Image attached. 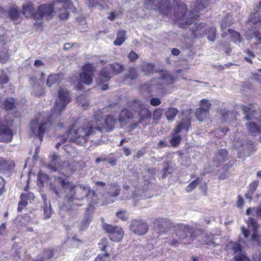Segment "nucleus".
<instances>
[{
	"mask_svg": "<svg viewBox=\"0 0 261 261\" xmlns=\"http://www.w3.org/2000/svg\"><path fill=\"white\" fill-rule=\"evenodd\" d=\"M77 101L79 103V105L81 106V107L83 109H86L89 105L88 101L83 96L78 97L77 98Z\"/></svg>",
	"mask_w": 261,
	"mask_h": 261,
	"instance_id": "58836bf2",
	"label": "nucleus"
},
{
	"mask_svg": "<svg viewBox=\"0 0 261 261\" xmlns=\"http://www.w3.org/2000/svg\"><path fill=\"white\" fill-rule=\"evenodd\" d=\"M6 229V225L5 223L2 224L0 226V234L3 235L5 234V232Z\"/></svg>",
	"mask_w": 261,
	"mask_h": 261,
	"instance_id": "69168bd1",
	"label": "nucleus"
},
{
	"mask_svg": "<svg viewBox=\"0 0 261 261\" xmlns=\"http://www.w3.org/2000/svg\"><path fill=\"white\" fill-rule=\"evenodd\" d=\"M145 5L147 9L158 10L163 15H167L170 11L167 0H145Z\"/></svg>",
	"mask_w": 261,
	"mask_h": 261,
	"instance_id": "20e7f679",
	"label": "nucleus"
},
{
	"mask_svg": "<svg viewBox=\"0 0 261 261\" xmlns=\"http://www.w3.org/2000/svg\"><path fill=\"white\" fill-rule=\"evenodd\" d=\"M258 186V181H254L250 185L249 187V190H248L249 193H248L246 195V197L247 198L251 199V195L255 191Z\"/></svg>",
	"mask_w": 261,
	"mask_h": 261,
	"instance_id": "473e14b6",
	"label": "nucleus"
},
{
	"mask_svg": "<svg viewBox=\"0 0 261 261\" xmlns=\"http://www.w3.org/2000/svg\"><path fill=\"white\" fill-rule=\"evenodd\" d=\"M120 192V187L116 184L109 186L108 194L112 197L117 196Z\"/></svg>",
	"mask_w": 261,
	"mask_h": 261,
	"instance_id": "c85d7f7f",
	"label": "nucleus"
},
{
	"mask_svg": "<svg viewBox=\"0 0 261 261\" xmlns=\"http://www.w3.org/2000/svg\"><path fill=\"white\" fill-rule=\"evenodd\" d=\"M200 179L197 178L194 181L191 182L186 188V191L188 192H192L199 184Z\"/></svg>",
	"mask_w": 261,
	"mask_h": 261,
	"instance_id": "e433bc0d",
	"label": "nucleus"
},
{
	"mask_svg": "<svg viewBox=\"0 0 261 261\" xmlns=\"http://www.w3.org/2000/svg\"><path fill=\"white\" fill-rule=\"evenodd\" d=\"M76 129H77V128H76V129H71V130H70L67 133V134H66V136H67V137H66V136H62V141H61V142H58V143L56 144V148H59V147L60 146V145H61V144H62V143H64L65 142H66L68 139H69L70 141H73V142H75V143H76L75 141H74L72 139H71L72 137H73V136H72V134H71V132H72V131H74V130H75Z\"/></svg>",
	"mask_w": 261,
	"mask_h": 261,
	"instance_id": "2f4dec72",
	"label": "nucleus"
},
{
	"mask_svg": "<svg viewBox=\"0 0 261 261\" xmlns=\"http://www.w3.org/2000/svg\"><path fill=\"white\" fill-rule=\"evenodd\" d=\"M132 117V113L128 110H122L119 114V121L121 124L125 123Z\"/></svg>",
	"mask_w": 261,
	"mask_h": 261,
	"instance_id": "412c9836",
	"label": "nucleus"
},
{
	"mask_svg": "<svg viewBox=\"0 0 261 261\" xmlns=\"http://www.w3.org/2000/svg\"><path fill=\"white\" fill-rule=\"evenodd\" d=\"M254 212L257 216L261 217V206L255 208Z\"/></svg>",
	"mask_w": 261,
	"mask_h": 261,
	"instance_id": "774afa93",
	"label": "nucleus"
},
{
	"mask_svg": "<svg viewBox=\"0 0 261 261\" xmlns=\"http://www.w3.org/2000/svg\"><path fill=\"white\" fill-rule=\"evenodd\" d=\"M197 240L200 241L201 244L210 245L214 244L212 239H210L206 234L204 233L198 236Z\"/></svg>",
	"mask_w": 261,
	"mask_h": 261,
	"instance_id": "cd10ccee",
	"label": "nucleus"
},
{
	"mask_svg": "<svg viewBox=\"0 0 261 261\" xmlns=\"http://www.w3.org/2000/svg\"><path fill=\"white\" fill-rule=\"evenodd\" d=\"M54 6L53 4L40 5L37 10V15L39 17H44L46 19L53 17Z\"/></svg>",
	"mask_w": 261,
	"mask_h": 261,
	"instance_id": "9b49d317",
	"label": "nucleus"
},
{
	"mask_svg": "<svg viewBox=\"0 0 261 261\" xmlns=\"http://www.w3.org/2000/svg\"><path fill=\"white\" fill-rule=\"evenodd\" d=\"M231 24V18L227 16L222 20L221 26L222 28H226Z\"/></svg>",
	"mask_w": 261,
	"mask_h": 261,
	"instance_id": "49530a36",
	"label": "nucleus"
},
{
	"mask_svg": "<svg viewBox=\"0 0 261 261\" xmlns=\"http://www.w3.org/2000/svg\"><path fill=\"white\" fill-rule=\"evenodd\" d=\"M148 229V225L142 220H133L130 224V230L137 235L145 234Z\"/></svg>",
	"mask_w": 261,
	"mask_h": 261,
	"instance_id": "6e6552de",
	"label": "nucleus"
},
{
	"mask_svg": "<svg viewBox=\"0 0 261 261\" xmlns=\"http://www.w3.org/2000/svg\"><path fill=\"white\" fill-rule=\"evenodd\" d=\"M94 68L91 64H87L83 66V71L80 75V82L87 85H90L92 82V76Z\"/></svg>",
	"mask_w": 261,
	"mask_h": 261,
	"instance_id": "1a4fd4ad",
	"label": "nucleus"
},
{
	"mask_svg": "<svg viewBox=\"0 0 261 261\" xmlns=\"http://www.w3.org/2000/svg\"><path fill=\"white\" fill-rule=\"evenodd\" d=\"M242 232L245 238L247 241H251L252 242H256L258 243H261V240H260V236L257 235L256 232H254L253 234L250 236V232L246 229L244 227L242 228Z\"/></svg>",
	"mask_w": 261,
	"mask_h": 261,
	"instance_id": "a211bd4d",
	"label": "nucleus"
},
{
	"mask_svg": "<svg viewBox=\"0 0 261 261\" xmlns=\"http://www.w3.org/2000/svg\"><path fill=\"white\" fill-rule=\"evenodd\" d=\"M34 195L32 193L22 194L20 196L21 201L18 203V211L21 212L22 210L28 204V200H33Z\"/></svg>",
	"mask_w": 261,
	"mask_h": 261,
	"instance_id": "dca6fc26",
	"label": "nucleus"
},
{
	"mask_svg": "<svg viewBox=\"0 0 261 261\" xmlns=\"http://www.w3.org/2000/svg\"><path fill=\"white\" fill-rule=\"evenodd\" d=\"M116 216L118 218L123 221L126 220L128 219V215L125 211H120L116 213Z\"/></svg>",
	"mask_w": 261,
	"mask_h": 261,
	"instance_id": "a18cd8bd",
	"label": "nucleus"
},
{
	"mask_svg": "<svg viewBox=\"0 0 261 261\" xmlns=\"http://www.w3.org/2000/svg\"><path fill=\"white\" fill-rule=\"evenodd\" d=\"M10 17L13 20H16L18 17V10L17 8L11 9L9 13Z\"/></svg>",
	"mask_w": 261,
	"mask_h": 261,
	"instance_id": "37998d69",
	"label": "nucleus"
},
{
	"mask_svg": "<svg viewBox=\"0 0 261 261\" xmlns=\"http://www.w3.org/2000/svg\"><path fill=\"white\" fill-rule=\"evenodd\" d=\"M117 115H109L105 120V125L100 123V120L95 118L94 121L87 122L71 132V139L79 145H83L89 140V137L94 134L96 130L101 132L104 129L110 131L114 128L117 123Z\"/></svg>",
	"mask_w": 261,
	"mask_h": 261,
	"instance_id": "f03ea898",
	"label": "nucleus"
},
{
	"mask_svg": "<svg viewBox=\"0 0 261 261\" xmlns=\"http://www.w3.org/2000/svg\"><path fill=\"white\" fill-rule=\"evenodd\" d=\"M128 57L130 61H133L138 58V55L135 52L132 51L129 54Z\"/></svg>",
	"mask_w": 261,
	"mask_h": 261,
	"instance_id": "052dcab7",
	"label": "nucleus"
},
{
	"mask_svg": "<svg viewBox=\"0 0 261 261\" xmlns=\"http://www.w3.org/2000/svg\"><path fill=\"white\" fill-rule=\"evenodd\" d=\"M89 224V220L88 219H85L82 222L80 229L81 230H84L85 228L88 227Z\"/></svg>",
	"mask_w": 261,
	"mask_h": 261,
	"instance_id": "13d9d810",
	"label": "nucleus"
},
{
	"mask_svg": "<svg viewBox=\"0 0 261 261\" xmlns=\"http://www.w3.org/2000/svg\"><path fill=\"white\" fill-rule=\"evenodd\" d=\"M4 107L6 110H12L15 106L14 99L9 98L4 101Z\"/></svg>",
	"mask_w": 261,
	"mask_h": 261,
	"instance_id": "f704fd0d",
	"label": "nucleus"
},
{
	"mask_svg": "<svg viewBox=\"0 0 261 261\" xmlns=\"http://www.w3.org/2000/svg\"><path fill=\"white\" fill-rule=\"evenodd\" d=\"M227 32H228V33H222V37L224 38L229 34H230L232 40H233V41L234 43H240L242 42V38L241 37L240 34L238 32H236V31L232 30V29H228Z\"/></svg>",
	"mask_w": 261,
	"mask_h": 261,
	"instance_id": "6ab92c4d",
	"label": "nucleus"
},
{
	"mask_svg": "<svg viewBox=\"0 0 261 261\" xmlns=\"http://www.w3.org/2000/svg\"><path fill=\"white\" fill-rule=\"evenodd\" d=\"M75 168L73 165V163L72 164H70L66 162L63 163V169L65 170V172L67 174L73 172L75 170Z\"/></svg>",
	"mask_w": 261,
	"mask_h": 261,
	"instance_id": "c9c22d12",
	"label": "nucleus"
},
{
	"mask_svg": "<svg viewBox=\"0 0 261 261\" xmlns=\"http://www.w3.org/2000/svg\"><path fill=\"white\" fill-rule=\"evenodd\" d=\"M179 12H176L175 17L178 23L182 26L185 27V25H190L192 23L194 18L191 17L189 18L187 17L186 12L187 11L186 5L182 3L178 7Z\"/></svg>",
	"mask_w": 261,
	"mask_h": 261,
	"instance_id": "0eeeda50",
	"label": "nucleus"
},
{
	"mask_svg": "<svg viewBox=\"0 0 261 261\" xmlns=\"http://www.w3.org/2000/svg\"><path fill=\"white\" fill-rule=\"evenodd\" d=\"M138 76V73L135 68H131L129 69L128 74L127 75V77L131 79L134 80Z\"/></svg>",
	"mask_w": 261,
	"mask_h": 261,
	"instance_id": "de8ad7c7",
	"label": "nucleus"
},
{
	"mask_svg": "<svg viewBox=\"0 0 261 261\" xmlns=\"http://www.w3.org/2000/svg\"><path fill=\"white\" fill-rule=\"evenodd\" d=\"M61 75L59 74H54L49 75L46 81V85L48 87H51L54 84L60 82Z\"/></svg>",
	"mask_w": 261,
	"mask_h": 261,
	"instance_id": "5701e85b",
	"label": "nucleus"
},
{
	"mask_svg": "<svg viewBox=\"0 0 261 261\" xmlns=\"http://www.w3.org/2000/svg\"><path fill=\"white\" fill-rule=\"evenodd\" d=\"M69 102L70 96L67 90L60 88L58 91V98L55 101L50 115L47 118V122L43 119L44 116L43 114H39L38 118L32 120L31 122L30 129L32 133L38 136L40 141H42L44 132L51 125L52 121L60 116Z\"/></svg>",
	"mask_w": 261,
	"mask_h": 261,
	"instance_id": "f257e3e1",
	"label": "nucleus"
},
{
	"mask_svg": "<svg viewBox=\"0 0 261 261\" xmlns=\"http://www.w3.org/2000/svg\"><path fill=\"white\" fill-rule=\"evenodd\" d=\"M228 158L227 151L225 149L219 150L214 158V161L216 163V166L221 163L225 162Z\"/></svg>",
	"mask_w": 261,
	"mask_h": 261,
	"instance_id": "f3484780",
	"label": "nucleus"
},
{
	"mask_svg": "<svg viewBox=\"0 0 261 261\" xmlns=\"http://www.w3.org/2000/svg\"><path fill=\"white\" fill-rule=\"evenodd\" d=\"M8 82V76L3 72H0V84L7 83Z\"/></svg>",
	"mask_w": 261,
	"mask_h": 261,
	"instance_id": "864d4df0",
	"label": "nucleus"
},
{
	"mask_svg": "<svg viewBox=\"0 0 261 261\" xmlns=\"http://www.w3.org/2000/svg\"><path fill=\"white\" fill-rule=\"evenodd\" d=\"M190 125V123L189 120H183L181 123L178 124L174 130L175 134H178L181 129L188 130L189 126Z\"/></svg>",
	"mask_w": 261,
	"mask_h": 261,
	"instance_id": "c756f323",
	"label": "nucleus"
},
{
	"mask_svg": "<svg viewBox=\"0 0 261 261\" xmlns=\"http://www.w3.org/2000/svg\"><path fill=\"white\" fill-rule=\"evenodd\" d=\"M35 9L31 4H27L23 7V14L26 17L34 16L37 18V14L34 15Z\"/></svg>",
	"mask_w": 261,
	"mask_h": 261,
	"instance_id": "aec40b11",
	"label": "nucleus"
},
{
	"mask_svg": "<svg viewBox=\"0 0 261 261\" xmlns=\"http://www.w3.org/2000/svg\"><path fill=\"white\" fill-rule=\"evenodd\" d=\"M100 246H101L100 247L101 250L104 251L107 247V240L106 239H103L101 240V242L99 244Z\"/></svg>",
	"mask_w": 261,
	"mask_h": 261,
	"instance_id": "bf43d9fd",
	"label": "nucleus"
},
{
	"mask_svg": "<svg viewBox=\"0 0 261 261\" xmlns=\"http://www.w3.org/2000/svg\"><path fill=\"white\" fill-rule=\"evenodd\" d=\"M229 246L232 248L234 251V258L236 261H250L249 258L242 253L240 244L231 242L229 244Z\"/></svg>",
	"mask_w": 261,
	"mask_h": 261,
	"instance_id": "f8f14e48",
	"label": "nucleus"
},
{
	"mask_svg": "<svg viewBox=\"0 0 261 261\" xmlns=\"http://www.w3.org/2000/svg\"><path fill=\"white\" fill-rule=\"evenodd\" d=\"M256 12L250 15L249 20L250 22L257 25V27H254V29L257 28V27L259 28L258 31L254 32L256 43L259 44L261 43V3L258 4Z\"/></svg>",
	"mask_w": 261,
	"mask_h": 261,
	"instance_id": "39448f33",
	"label": "nucleus"
},
{
	"mask_svg": "<svg viewBox=\"0 0 261 261\" xmlns=\"http://www.w3.org/2000/svg\"><path fill=\"white\" fill-rule=\"evenodd\" d=\"M15 166L14 162L12 160H7L0 158V172L12 170Z\"/></svg>",
	"mask_w": 261,
	"mask_h": 261,
	"instance_id": "4468645a",
	"label": "nucleus"
},
{
	"mask_svg": "<svg viewBox=\"0 0 261 261\" xmlns=\"http://www.w3.org/2000/svg\"><path fill=\"white\" fill-rule=\"evenodd\" d=\"M88 5L91 7L100 6L102 9L107 7V3H110V0H87Z\"/></svg>",
	"mask_w": 261,
	"mask_h": 261,
	"instance_id": "4be33fe9",
	"label": "nucleus"
},
{
	"mask_svg": "<svg viewBox=\"0 0 261 261\" xmlns=\"http://www.w3.org/2000/svg\"><path fill=\"white\" fill-rule=\"evenodd\" d=\"M5 181L4 179L0 176V195L2 194L3 190L4 188Z\"/></svg>",
	"mask_w": 261,
	"mask_h": 261,
	"instance_id": "680f3d73",
	"label": "nucleus"
},
{
	"mask_svg": "<svg viewBox=\"0 0 261 261\" xmlns=\"http://www.w3.org/2000/svg\"><path fill=\"white\" fill-rule=\"evenodd\" d=\"M103 228L108 233L109 238L114 242L120 241L124 237V231L118 226H114L109 224H105Z\"/></svg>",
	"mask_w": 261,
	"mask_h": 261,
	"instance_id": "423d86ee",
	"label": "nucleus"
},
{
	"mask_svg": "<svg viewBox=\"0 0 261 261\" xmlns=\"http://www.w3.org/2000/svg\"><path fill=\"white\" fill-rule=\"evenodd\" d=\"M163 80L166 81L168 83H172L173 82V79L170 74L167 71H165L162 73L161 79L151 81L149 84L150 90L153 91L160 89L162 85Z\"/></svg>",
	"mask_w": 261,
	"mask_h": 261,
	"instance_id": "9d476101",
	"label": "nucleus"
},
{
	"mask_svg": "<svg viewBox=\"0 0 261 261\" xmlns=\"http://www.w3.org/2000/svg\"><path fill=\"white\" fill-rule=\"evenodd\" d=\"M69 13L65 9H60L59 11V17L61 19H66L68 17Z\"/></svg>",
	"mask_w": 261,
	"mask_h": 261,
	"instance_id": "8fccbe9b",
	"label": "nucleus"
},
{
	"mask_svg": "<svg viewBox=\"0 0 261 261\" xmlns=\"http://www.w3.org/2000/svg\"><path fill=\"white\" fill-rule=\"evenodd\" d=\"M205 24L203 23H198L196 22L194 24V28L192 29V31L195 35H202L204 33V27Z\"/></svg>",
	"mask_w": 261,
	"mask_h": 261,
	"instance_id": "a878e982",
	"label": "nucleus"
},
{
	"mask_svg": "<svg viewBox=\"0 0 261 261\" xmlns=\"http://www.w3.org/2000/svg\"><path fill=\"white\" fill-rule=\"evenodd\" d=\"M244 205V201L241 196L238 197L237 201V206L238 207L242 208Z\"/></svg>",
	"mask_w": 261,
	"mask_h": 261,
	"instance_id": "e2e57ef3",
	"label": "nucleus"
},
{
	"mask_svg": "<svg viewBox=\"0 0 261 261\" xmlns=\"http://www.w3.org/2000/svg\"><path fill=\"white\" fill-rule=\"evenodd\" d=\"M247 223L249 228L252 227L253 230H256L257 227V225L255 221L253 218H249Z\"/></svg>",
	"mask_w": 261,
	"mask_h": 261,
	"instance_id": "09e8293b",
	"label": "nucleus"
},
{
	"mask_svg": "<svg viewBox=\"0 0 261 261\" xmlns=\"http://www.w3.org/2000/svg\"><path fill=\"white\" fill-rule=\"evenodd\" d=\"M45 93L44 89L40 86H38L35 88L34 91L33 92V94L35 96H41L44 95Z\"/></svg>",
	"mask_w": 261,
	"mask_h": 261,
	"instance_id": "a19ab883",
	"label": "nucleus"
},
{
	"mask_svg": "<svg viewBox=\"0 0 261 261\" xmlns=\"http://www.w3.org/2000/svg\"><path fill=\"white\" fill-rule=\"evenodd\" d=\"M154 68L153 64L147 62H143L141 65V68L143 72L145 74L151 73Z\"/></svg>",
	"mask_w": 261,
	"mask_h": 261,
	"instance_id": "72a5a7b5",
	"label": "nucleus"
},
{
	"mask_svg": "<svg viewBox=\"0 0 261 261\" xmlns=\"http://www.w3.org/2000/svg\"><path fill=\"white\" fill-rule=\"evenodd\" d=\"M111 67L114 73L117 74L123 71V65L119 63H115L111 65Z\"/></svg>",
	"mask_w": 261,
	"mask_h": 261,
	"instance_id": "4c0bfd02",
	"label": "nucleus"
},
{
	"mask_svg": "<svg viewBox=\"0 0 261 261\" xmlns=\"http://www.w3.org/2000/svg\"><path fill=\"white\" fill-rule=\"evenodd\" d=\"M140 119L139 120L140 123H142L144 121H147L150 119V114L149 111L146 109H142L140 113Z\"/></svg>",
	"mask_w": 261,
	"mask_h": 261,
	"instance_id": "7c9ffc66",
	"label": "nucleus"
},
{
	"mask_svg": "<svg viewBox=\"0 0 261 261\" xmlns=\"http://www.w3.org/2000/svg\"><path fill=\"white\" fill-rule=\"evenodd\" d=\"M109 256V254L105 253L103 254H100L95 258V261H104L105 258L108 257Z\"/></svg>",
	"mask_w": 261,
	"mask_h": 261,
	"instance_id": "4d7b16f0",
	"label": "nucleus"
},
{
	"mask_svg": "<svg viewBox=\"0 0 261 261\" xmlns=\"http://www.w3.org/2000/svg\"><path fill=\"white\" fill-rule=\"evenodd\" d=\"M112 77L111 73L107 67L103 68L97 79V83L99 85L107 82Z\"/></svg>",
	"mask_w": 261,
	"mask_h": 261,
	"instance_id": "2eb2a0df",
	"label": "nucleus"
},
{
	"mask_svg": "<svg viewBox=\"0 0 261 261\" xmlns=\"http://www.w3.org/2000/svg\"><path fill=\"white\" fill-rule=\"evenodd\" d=\"M59 185L65 190L66 199L70 202L73 200H82L87 196L94 195V192H91L88 186L74 185L66 178L56 177L55 178L54 182L50 184V189L58 196H59L61 193L60 189L57 188Z\"/></svg>",
	"mask_w": 261,
	"mask_h": 261,
	"instance_id": "7ed1b4c3",
	"label": "nucleus"
},
{
	"mask_svg": "<svg viewBox=\"0 0 261 261\" xmlns=\"http://www.w3.org/2000/svg\"><path fill=\"white\" fill-rule=\"evenodd\" d=\"M201 103V108H205L207 109L208 111L209 109L211 106V103L206 99H202L200 101Z\"/></svg>",
	"mask_w": 261,
	"mask_h": 261,
	"instance_id": "3c124183",
	"label": "nucleus"
},
{
	"mask_svg": "<svg viewBox=\"0 0 261 261\" xmlns=\"http://www.w3.org/2000/svg\"><path fill=\"white\" fill-rule=\"evenodd\" d=\"M44 214L46 219L49 218L52 214V209L49 205L48 206L47 205H43Z\"/></svg>",
	"mask_w": 261,
	"mask_h": 261,
	"instance_id": "c03bdc74",
	"label": "nucleus"
},
{
	"mask_svg": "<svg viewBox=\"0 0 261 261\" xmlns=\"http://www.w3.org/2000/svg\"><path fill=\"white\" fill-rule=\"evenodd\" d=\"M8 55L6 52H4L0 55V62L5 63L8 60Z\"/></svg>",
	"mask_w": 261,
	"mask_h": 261,
	"instance_id": "5fc2aeb1",
	"label": "nucleus"
},
{
	"mask_svg": "<svg viewBox=\"0 0 261 261\" xmlns=\"http://www.w3.org/2000/svg\"><path fill=\"white\" fill-rule=\"evenodd\" d=\"M117 15V14H116L114 12H112L110 14V15L109 16L108 18L110 20H113L115 18L116 16Z\"/></svg>",
	"mask_w": 261,
	"mask_h": 261,
	"instance_id": "338daca9",
	"label": "nucleus"
},
{
	"mask_svg": "<svg viewBox=\"0 0 261 261\" xmlns=\"http://www.w3.org/2000/svg\"><path fill=\"white\" fill-rule=\"evenodd\" d=\"M53 256V252L52 250H45L43 255L41 261H45L46 260L49 259Z\"/></svg>",
	"mask_w": 261,
	"mask_h": 261,
	"instance_id": "79ce46f5",
	"label": "nucleus"
},
{
	"mask_svg": "<svg viewBox=\"0 0 261 261\" xmlns=\"http://www.w3.org/2000/svg\"><path fill=\"white\" fill-rule=\"evenodd\" d=\"M163 114V110L161 109H156L153 113V118L158 120L160 118Z\"/></svg>",
	"mask_w": 261,
	"mask_h": 261,
	"instance_id": "603ef678",
	"label": "nucleus"
},
{
	"mask_svg": "<svg viewBox=\"0 0 261 261\" xmlns=\"http://www.w3.org/2000/svg\"><path fill=\"white\" fill-rule=\"evenodd\" d=\"M161 101L158 98H152L150 100V104L153 106H157L160 105Z\"/></svg>",
	"mask_w": 261,
	"mask_h": 261,
	"instance_id": "6e6d98bb",
	"label": "nucleus"
},
{
	"mask_svg": "<svg viewBox=\"0 0 261 261\" xmlns=\"http://www.w3.org/2000/svg\"><path fill=\"white\" fill-rule=\"evenodd\" d=\"M178 112V110L174 108L168 109L165 113L166 118L168 121H172Z\"/></svg>",
	"mask_w": 261,
	"mask_h": 261,
	"instance_id": "bb28decb",
	"label": "nucleus"
},
{
	"mask_svg": "<svg viewBox=\"0 0 261 261\" xmlns=\"http://www.w3.org/2000/svg\"><path fill=\"white\" fill-rule=\"evenodd\" d=\"M59 159V156L57 155L56 154L54 153L51 155V160L53 164H56V162L58 161Z\"/></svg>",
	"mask_w": 261,
	"mask_h": 261,
	"instance_id": "0e129e2a",
	"label": "nucleus"
},
{
	"mask_svg": "<svg viewBox=\"0 0 261 261\" xmlns=\"http://www.w3.org/2000/svg\"><path fill=\"white\" fill-rule=\"evenodd\" d=\"M192 231V228L190 226L181 224L179 225V230L177 231L176 234L179 236L181 242H182V240L191 236Z\"/></svg>",
	"mask_w": 261,
	"mask_h": 261,
	"instance_id": "ddd939ff",
	"label": "nucleus"
},
{
	"mask_svg": "<svg viewBox=\"0 0 261 261\" xmlns=\"http://www.w3.org/2000/svg\"><path fill=\"white\" fill-rule=\"evenodd\" d=\"M181 141V137L179 135H177L174 133V135L170 139V142L172 146H176L179 144Z\"/></svg>",
	"mask_w": 261,
	"mask_h": 261,
	"instance_id": "ea45409f",
	"label": "nucleus"
},
{
	"mask_svg": "<svg viewBox=\"0 0 261 261\" xmlns=\"http://www.w3.org/2000/svg\"><path fill=\"white\" fill-rule=\"evenodd\" d=\"M125 31L123 30L119 31L117 34V38L114 42L115 45L119 46L121 45L125 40Z\"/></svg>",
	"mask_w": 261,
	"mask_h": 261,
	"instance_id": "b1692460",
	"label": "nucleus"
},
{
	"mask_svg": "<svg viewBox=\"0 0 261 261\" xmlns=\"http://www.w3.org/2000/svg\"><path fill=\"white\" fill-rule=\"evenodd\" d=\"M208 111L205 108H198L196 110L195 115L199 121H203L207 116Z\"/></svg>",
	"mask_w": 261,
	"mask_h": 261,
	"instance_id": "393cba45",
	"label": "nucleus"
}]
</instances>
